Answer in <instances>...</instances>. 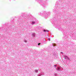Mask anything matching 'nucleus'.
Masks as SVG:
<instances>
[{
  "label": "nucleus",
  "mask_w": 76,
  "mask_h": 76,
  "mask_svg": "<svg viewBox=\"0 0 76 76\" xmlns=\"http://www.w3.org/2000/svg\"><path fill=\"white\" fill-rule=\"evenodd\" d=\"M59 4L57 3L56 5V8L53 10V12L54 13H56V15L55 16L53 19H51L52 20V24L53 26L56 28H58L59 30H60L63 33L64 35V38H67V33H66V30L64 28H61L60 27V24H58L57 22L58 21V20L57 19H59L60 17V11L59 10L60 9V7L61 6V4L64 3V2H63V1L62 0H60Z\"/></svg>",
  "instance_id": "obj_1"
},
{
  "label": "nucleus",
  "mask_w": 76,
  "mask_h": 76,
  "mask_svg": "<svg viewBox=\"0 0 76 76\" xmlns=\"http://www.w3.org/2000/svg\"><path fill=\"white\" fill-rule=\"evenodd\" d=\"M39 14L42 16H43L44 18H48V16L50 15V13L44 11L40 12H39Z\"/></svg>",
  "instance_id": "obj_2"
},
{
  "label": "nucleus",
  "mask_w": 76,
  "mask_h": 76,
  "mask_svg": "<svg viewBox=\"0 0 76 76\" xmlns=\"http://www.w3.org/2000/svg\"><path fill=\"white\" fill-rule=\"evenodd\" d=\"M37 1H39V3L42 6L44 9L46 7V3L47 0H37Z\"/></svg>",
  "instance_id": "obj_3"
},
{
  "label": "nucleus",
  "mask_w": 76,
  "mask_h": 76,
  "mask_svg": "<svg viewBox=\"0 0 76 76\" xmlns=\"http://www.w3.org/2000/svg\"><path fill=\"white\" fill-rule=\"evenodd\" d=\"M22 16H19V18L17 20V22H21V21L22 20V17H23L24 15H25V14H22Z\"/></svg>",
  "instance_id": "obj_4"
},
{
  "label": "nucleus",
  "mask_w": 76,
  "mask_h": 76,
  "mask_svg": "<svg viewBox=\"0 0 76 76\" xmlns=\"http://www.w3.org/2000/svg\"><path fill=\"white\" fill-rule=\"evenodd\" d=\"M33 19V21L36 23H37V22H38V21L35 18H34Z\"/></svg>",
  "instance_id": "obj_5"
},
{
  "label": "nucleus",
  "mask_w": 76,
  "mask_h": 76,
  "mask_svg": "<svg viewBox=\"0 0 76 76\" xmlns=\"http://www.w3.org/2000/svg\"><path fill=\"white\" fill-rule=\"evenodd\" d=\"M4 28L3 27H2L1 28H0V32H1V31H4Z\"/></svg>",
  "instance_id": "obj_6"
},
{
  "label": "nucleus",
  "mask_w": 76,
  "mask_h": 76,
  "mask_svg": "<svg viewBox=\"0 0 76 76\" xmlns=\"http://www.w3.org/2000/svg\"><path fill=\"white\" fill-rule=\"evenodd\" d=\"M53 51V49H51V48L50 47H49L48 51V52H50H50H51V51Z\"/></svg>",
  "instance_id": "obj_7"
},
{
  "label": "nucleus",
  "mask_w": 76,
  "mask_h": 76,
  "mask_svg": "<svg viewBox=\"0 0 76 76\" xmlns=\"http://www.w3.org/2000/svg\"><path fill=\"white\" fill-rule=\"evenodd\" d=\"M56 70H58V71H61V69L60 67H58L57 69H56Z\"/></svg>",
  "instance_id": "obj_8"
},
{
  "label": "nucleus",
  "mask_w": 76,
  "mask_h": 76,
  "mask_svg": "<svg viewBox=\"0 0 76 76\" xmlns=\"http://www.w3.org/2000/svg\"><path fill=\"white\" fill-rule=\"evenodd\" d=\"M38 30H39V27H38V26H37L35 30L36 31H38Z\"/></svg>",
  "instance_id": "obj_9"
},
{
  "label": "nucleus",
  "mask_w": 76,
  "mask_h": 76,
  "mask_svg": "<svg viewBox=\"0 0 76 76\" xmlns=\"http://www.w3.org/2000/svg\"><path fill=\"white\" fill-rule=\"evenodd\" d=\"M32 37H35V33H33L32 34Z\"/></svg>",
  "instance_id": "obj_10"
},
{
  "label": "nucleus",
  "mask_w": 76,
  "mask_h": 76,
  "mask_svg": "<svg viewBox=\"0 0 76 76\" xmlns=\"http://www.w3.org/2000/svg\"><path fill=\"white\" fill-rule=\"evenodd\" d=\"M35 23H36L34 22L33 21H32L31 22V25H34V24H35Z\"/></svg>",
  "instance_id": "obj_11"
},
{
  "label": "nucleus",
  "mask_w": 76,
  "mask_h": 76,
  "mask_svg": "<svg viewBox=\"0 0 76 76\" xmlns=\"http://www.w3.org/2000/svg\"><path fill=\"white\" fill-rule=\"evenodd\" d=\"M65 57H66V58H67V59H68V60H70V58H69V57H68L67 56H65Z\"/></svg>",
  "instance_id": "obj_12"
},
{
  "label": "nucleus",
  "mask_w": 76,
  "mask_h": 76,
  "mask_svg": "<svg viewBox=\"0 0 76 76\" xmlns=\"http://www.w3.org/2000/svg\"><path fill=\"white\" fill-rule=\"evenodd\" d=\"M43 31L44 32H49V31L48 30H46V31L44 29L43 30Z\"/></svg>",
  "instance_id": "obj_13"
},
{
  "label": "nucleus",
  "mask_w": 76,
  "mask_h": 76,
  "mask_svg": "<svg viewBox=\"0 0 76 76\" xmlns=\"http://www.w3.org/2000/svg\"><path fill=\"white\" fill-rule=\"evenodd\" d=\"M41 45V43H39L37 44V47H39V45Z\"/></svg>",
  "instance_id": "obj_14"
},
{
  "label": "nucleus",
  "mask_w": 76,
  "mask_h": 76,
  "mask_svg": "<svg viewBox=\"0 0 76 76\" xmlns=\"http://www.w3.org/2000/svg\"><path fill=\"white\" fill-rule=\"evenodd\" d=\"M4 29L6 31L7 30H8V28H7V27H6L4 28Z\"/></svg>",
  "instance_id": "obj_15"
},
{
  "label": "nucleus",
  "mask_w": 76,
  "mask_h": 76,
  "mask_svg": "<svg viewBox=\"0 0 76 76\" xmlns=\"http://www.w3.org/2000/svg\"><path fill=\"white\" fill-rule=\"evenodd\" d=\"M53 47H55V46H56V44L55 43L53 44Z\"/></svg>",
  "instance_id": "obj_16"
},
{
  "label": "nucleus",
  "mask_w": 76,
  "mask_h": 76,
  "mask_svg": "<svg viewBox=\"0 0 76 76\" xmlns=\"http://www.w3.org/2000/svg\"><path fill=\"white\" fill-rule=\"evenodd\" d=\"M53 67H55L56 69H57V68H56V67H57V65H54L53 66Z\"/></svg>",
  "instance_id": "obj_17"
},
{
  "label": "nucleus",
  "mask_w": 76,
  "mask_h": 76,
  "mask_svg": "<svg viewBox=\"0 0 76 76\" xmlns=\"http://www.w3.org/2000/svg\"><path fill=\"white\" fill-rule=\"evenodd\" d=\"M35 72H36V73H38V70H35Z\"/></svg>",
  "instance_id": "obj_18"
},
{
  "label": "nucleus",
  "mask_w": 76,
  "mask_h": 76,
  "mask_svg": "<svg viewBox=\"0 0 76 76\" xmlns=\"http://www.w3.org/2000/svg\"><path fill=\"white\" fill-rule=\"evenodd\" d=\"M10 22H11V23H13V21L11 20L10 21Z\"/></svg>",
  "instance_id": "obj_19"
},
{
  "label": "nucleus",
  "mask_w": 76,
  "mask_h": 76,
  "mask_svg": "<svg viewBox=\"0 0 76 76\" xmlns=\"http://www.w3.org/2000/svg\"><path fill=\"white\" fill-rule=\"evenodd\" d=\"M54 75L55 76H58V75H57V74H54Z\"/></svg>",
  "instance_id": "obj_20"
},
{
  "label": "nucleus",
  "mask_w": 76,
  "mask_h": 76,
  "mask_svg": "<svg viewBox=\"0 0 76 76\" xmlns=\"http://www.w3.org/2000/svg\"><path fill=\"white\" fill-rule=\"evenodd\" d=\"M41 75H42L41 74H39L37 76H41Z\"/></svg>",
  "instance_id": "obj_21"
},
{
  "label": "nucleus",
  "mask_w": 76,
  "mask_h": 76,
  "mask_svg": "<svg viewBox=\"0 0 76 76\" xmlns=\"http://www.w3.org/2000/svg\"><path fill=\"white\" fill-rule=\"evenodd\" d=\"M24 42H27V41L26 40H24Z\"/></svg>",
  "instance_id": "obj_22"
},
{
  "label": "nucleus",
  "mask_w": 76,
  "mask_h": 76,
  "mask_svg": "<svg viewBox=\"0 0 76 76\" xmlns=\"http://www.w3.org/2000/svg\"><path fill=\"white\" fill-rule=\"evenodd\" d=\"M48 40L49 41H50L51 40V39H50V38H48Z\"/></svg>",
  "instance_id": "obj_23"
},
{
  "label": "nucleus",
  "mask_w": 76,
  "mask_h": 76,
  "mask_svg": "<svg viewBox=\"0 0 76 76\" xmlns=\"http://www.w3.org/2000/svg\"><path fill=\"white\" fill-rule=\"evenodd\" d=\"M1 38V34H0V39Z\"/></svg>",
  "instance_id": "obj_24"
},
{
  "label": "nucleus",
  "mask_w": 76,
  "mask_h": 76,
  "mask_svg": "<svg viewBox=\"0 0 76 76\" xmlns=\"http://www.w3.org/2000/svg\"><path fill=\"white\" fill-rule=\"evenodd\" d=\"M53 55L54 56H55V55H56V53H54L53 54Z\"/></svg>",
  "instance_id": "obj_25"
},
{
  "label": "nucleus",
  "mask_w": 76,
  "mask_h": 76,
  "mask_svg": "<svg viewBox=\"0 0 76 76\" xmlns=\"http://www.w3.org/2000/svg\"><path fill=\"white\" fill-rule=\"evenodd\" d=\"M61 54H63V53L62 52H61Z\"/></svg>",
  "instance_id": "obj_26"
},
{
  "label": "nucleus",
  "mask_w": 76,
  "mask_h": 76,
  "mask_svg": "<svg viewBox=\"0 0 76 76\" xmlns=\"http://www.w3.org/2000/svg\"><path fill=\"white\" fill-rule=\"evenodd\" d=\"M64 58H65V59H66V57H65V56H64Z\"/></svg>",
  "instance_id": "obj_27"
},
{
  "label": "nucleus",
  "mask_w": 76,
  "mask_h": 76,
  "mask_svg": "<svg viewBox=\"0 0 76 76\" xmlns=\"http://www.w3.org/2000/svg\"><path fill=\"white\" fill-rule=\"evenodd\" d=\"M75 52H75H75H75Z\"/></svg>",
  "instance_id": "obj_28"
},
{
  "label": "nucleus",
  "mask_w": 76,
  "mask_h": 76,
  "mask_svg": "<svg viewBox=\"0 0 76 76\" xmlns=\"http://www.w3.org/2000/svg\"><path fill=\"white\" fill-rule=\"evenodd\" d=\"M27 16H28V15H27Z\"/></svg>",
  "instance_id": "obj_29"
}]
</instances>
